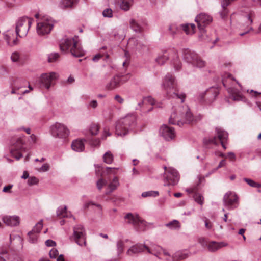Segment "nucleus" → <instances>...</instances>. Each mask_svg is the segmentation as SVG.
<instances>
[{
	"label": "nucleus",
	"instance_id": "obj_46",
	"mask_svg": "<svg viewBox=\"0 0 261 261\" xmlns=\"http://www.w3.org/2000/svg\"><path fill=\"white\" fill-rule=\"evenodd\" d=\"M159 195V192L158 191H147L144 192L142 193V196L143 197H146L149 196H154L155 197Z\"/></svg>",
	"mask_w": 261,
	"mask_h": 261
},
{
	"label": "nucleus",
	"instance_id": "obj_50",
	"mask_svg": "<svg viewBox=\"0 0 261 261\" xmlns=\"http://www.w3.org/2000/svg\"><path fill=\"white\" fill-rule=\"evenodd\" d=\"M142 103H145V105L150 104L153 105L154 103V100L152 97L148 96L143 98Z\"/></svg>",
	"mask_w": 261,
	"mask_h": 261
},
{
	"label": "nucleus",
	"instance_id": "obj_1",
	"mask_svg": "<svg viewBox=\"0 0 261 261\" xmlns=\"http://www.w3.org/2000/svg\"><path fill=\"white\" fill-rule=\"evenodd\" d=\"M161 86L168 98L178 99L181 103L184 101L186 95L179 92L177 82L172 75L169 73L166 74L163 80Z\"/></svg>",
	"mask_w": 261,
	"mask_h": 261
},
{
	"label": "nucleus",
	"instance_id": "obj_5",
	"mask_svg": "<svg viewBox=\"0 0 261 261\" xmlns=\"http://www.w3.org/2000/svg\"><path fill=\"white\" fill-rule=\"evenodd\" d=\"M53 26V19L48 16H44L37 22V33L40 36L48 34L50 32Z\"/></svg>",
	"mask_w": 261,
	"mask_h": 261
},
{
	"label": "nucleus",
	"instance_id": "obj_10",
	"mask_svg": "<svg viewBox=\"0 0 261 261\" xmlns=\"http://www.w3.org/2000/svg\"><path fill=\"white\" fill-rule=\"evenodd\" d=\"M164 168L166 170L164 186H174L176 185L179 179L177 171L171 168L167 169L165 167Z\"/></svg>",
	"mask_w": 261,
	"mask_h": 261
},
{
	"label": "nucleus",
	"instance_id": "obj_38",
	"mask_svg": "<svg viewBox=\"0 0 261 261\" xmlns=\"http://www.w3.org/2000/svg\"><path fill=\"white\" fill-rule=\"evenodd\" d=\"M151 251L152 252V254H153L155 256H158V255L160 254L163 248L159 246L158 245H152L151 248H150Z\"/></svg>",
	"mask_w": 261,
	"mask_h": 261
},
{
	"label": "nucleus",
	"instance_id": "obj_8",
	"mask_svg": "<svg viewBox=\"0 0 261 261\" xmlns=\"http://www.w3.org/2000/svg\"><path fill=\"white\" fill-rule=\"evenodd\" d=\"M73 235L70 237V239L74 241L79 246H85L86 242V233L84 227L81 225H76L73 228Z\"/></svg>",
	"mask_w": 261,
	"mask_h": 261
},
{
	"label": "nucleus",
	"instance_id": "obj_64",
	"mask_svg": "<svg viewBox=\"0 0 261 261\" xmlns=\"http://www.w3.org/2000/svg\"><path fill=\"white\" fill-rule=\"evenodd\" d=\"M102 55L101 54H97L93 57L92 60L94 62H97L102 58Z\"/></svg>",
	"mask_w": 261,
	"mask_h": 261
},
{
	"label": "nucleus",
	"instance_id": "obj_41",
	"mask_svg": "<svg viewBox=\"0 0 261 261\" xmlns=\"http://www.w3.org/2000/svg\"><path fill=\"white\" fill-rule=\"evenodd\" d=\"M100 178L96 182V186L99 190H101L103 186L106 185L107 184V181L105 180H104L103 178L102 177V173H100Z\"/></svg>",
	"mask_w": 261,
	"mask_h": 261
},
{
	"label": "nucleus",
	"instance_id": "obj_26",
	"mask_svg": "<svg viewBox=\"0 0 261 261\" xmlns=\"http://www.w3.org/2000/svg\"><path fill=\"white\" fill-rule=\"evenodd\" d=\"M227 244L224 242H217L212 241L207 244L208 250L211 252H215L223 247L226 246Z\"/></svg>",
	"mask_w": 261,
	"mask_h": 261
},
{
	"label": "nucleus",
	"instance_id": "obj_62",
	"mask_svg": "<svg viewBox=\"0 0 261 261\" xmlns=\"http://www.w3.org/2000/svg\"><path fill=\"white\" fill-rule=\"evenodd\" d=\"M169 30L170 31L171 34L174 35L176 34V28L175 25H171L169 27Z\"/></svg>",
	"mask_w": 261,
	"mask_h": 261
},
{
	"label": "nucleus",
	"instance_id": "obj_36",
	"mask_svg": "<svg viewBox=\"0 0 261 261\" xmlns=\"http://www.w3.org/2000/svg\"><path fill=\"white\" fill-rule=\"evenodd\" d=\"M99 130V127L98 124L93 123L89 126V132L92 135H96Z\"/></svg>",
	"mask_w": 261,
	"mask_h": 261
},
{
	"label": "nucleus",
	"instance_id": "obj_28",
	"mask_svg": "<svg viewBox=\"0 0 261 261\" xmlns=\"http://www.w3.org/2000/svg\"><path fill=\"white\" fill-rule=\"evenodd\" d=\"M79 0H61L59 4L61 9H68L73 8Z\"/></svg>",
	"mask_w": 261,
	"mask_h": 261
},
{
	"label": "nucleus",
	"instance_id": "obj_3",
	"mask_svg": "<svg viewBox=\"0 0 261 261\" xmlns=\"http://www.w3.org/2000/svg\"><path fill=\"white\" fill-rule=\"evenodd\" d=\"M60 47L62 51L70 50L71 54L75 57H82L84 55V51L79 43L77 36L73 38L63 39L60 44Z\"/></svg>",
	"mask_w": 261,
	"mask_h": 261
},
{
	"label": "nucleus",
	"instance_id": "obj_7",
	"mask_svg": "<svg viewBox=\"0 0 261 261\" xmlns=\"http://www.w3.org/2000/svg\"><path fill=\"white\" fill-rule=\"evenodd\" d=\"M183 55L184 59L193 66L200 68L205 66V62L202 60L195 52L186 49L184 50Z\"/></svg>",
	"mask_w": 261,
	"mask_h": 261
},
{
	"label": "nucleus",
	"instance_id": "obj_57",
	"mask_svg": "<svg viewBox=\"0 0 261 261\" xmlns=\"http://www.w3.org/2000/svg\"><path fill=\"white\" fill-rule=\"evenodd\" d=\"M13 187V185H11V184H9L5 187H4L3 188V192H5V193H11V189Z\"/></svg>",
	"mask_w": 261,
	"mask_h": 261
},
{
	"label": "nucleus",
	"instance_id": "obj_40",
	"mask_svg": "<svg viewBox=\"0 0 261 261\" xmlns=\"http://www.w3.org/2000/svg\"><path fill=\"white\" fill-rule=\"evenodd\" d=\"M128 44L130 45H134L136 46L137 49H139L141 48L142 44L140 43L138 40L135 38H130L128 40Z\"/></svg>",
	"mask_w": 261,
	"mask_h": 261
},
{
	"label": "nucleus",
	"instance_id": "obj_31",
	"mask_svg": "<svg viewBox=\"0 0 261 261\" xmlns=\"http://www.w3.org/2000/svg\"><path fill=\"white\" fill-rule=\"evenodd\" d=\"M119 5L121 9L127 11L132 5L133 0H119Z\"/></svg>",
	"mask_w": 261,
	"mask_h": 261
},
{
	"label": "nucleus",
	"instance_id": "obj_53",
	"mask_svg": "<svg viewBox=\"0 0 261 261\" xmlns=\"http://www.w3.org/2000/svg\"><path fill=\"white\" fill-rule=\"evenodd\" d=\"M58 255V251L56 248H53L49 252V256L51 258H56Z\"/></svg>",
	"mask_w": 261,
	"mask_h": 261
},
{
	"label": "nucleus",
	"instance_id": "obj_19",
	"mask_svg": "<svg viewBox=\"0 0 261 261\" xmlns=\"http://www.w3.org/2000/svg\"><path fill=\"white\" fill-rule=\"evenodd\" d=\"M145 250H146L149 253H152L150 248L146 245L142 244H137L132 246L127 251V254L129 256H133L139 253L143 252Z\"/></svg>",
	"mask_w": 261,
	"mask_h": 261
},
{
	"label": "nucleus",
	"instance_id": "obj_43",
	"mask_svg": "<svg viewBox=\"0 0 261 261\" xmlns=\"http://www.w3.org/2000/svg\"><path fill=\"white\" fill-rule=\"evenodd\" d=\"M43 227V222L42 220H41L39 222H38L36 225L34 227L32 230L31 231H33V232H34L35 233H37L40 232V230H41L42 228Z\"/></svg>",
	"mask_w": 261,
	"mask_h": 261
},
{
	"label": "nucleus",
	"instance_id": "obj_56",
	"mask_svg": "<svg viewBox=\"0 0 261 261\" xmlns=\"http://www.w3.org/2000/svg\"><path fill=\"white\" fill-rule=\"evenodd\" d=\"M49 166L47 164H44L38 169V171L40 172H45L49 170Z\"/></svg>",
	"mask_w": 261,
	"mask_h": 261
},
{
	"label": "nucleus",
	"instance_id": "obj_49",
	"mask_svg": "<svg viewBox=\"0 0 261 261\" xmlns=\"http://www.w3.org/2000/svg\"><path fill=\"white\" fill-rule=\"evenodd\" d=\"M39 180L34 176H31L29 178V179L28 180V184L29 186H33L36 185L38 183Z\"/></svg>",
	"mask_w": 261,
	"mask_h": 261
},
{
	"label": "nucleus",
	"instance_id": "obj_11",
	"mask_svg": "<svg viewBox=\"0 0 261 261\" xmlns=\"http://www.w3.org/2000/svg\"><path fill=\"white\" fill-rule=\"evenodd\" d=\"M128 77L124 76L115 75L111 80L106 84V89L108 90H114L116 88L119 87L122 84L126 82L130 75H127Z\"/></svg>",
	"mask_w": 261,
	"mask_h": 261
},
{
	"label": "nucleus",
	"instance_id": "obj_13",
	"mask_svg": "<svg viewBox=\"0 0 261 261\" xmlns=\"http://www.w3.org/2000/svg\"><path fill=\"white\" fill-rule=\"evenodd\" d=\"M212 17L205 14L201 13L195 18V21L197 23L198 27L201 33H204V28L212 21Z\"/></svg>",
	"mask_w": 261,
	"mask_h": 261
},
{
	"label": "nucleus",
	"instance_id": "obj_35",
	"mask_svg": "<svg viewBox=\"0 0 261 261\" xmlns=\"http://www.w3.org/2000/svg\"><path fill=\"white\" fill-rule=\"evenodd\" d=\"M103 162L106 164H111L114 160V157L112 153L108 151L106 152L103 155Z\"/></svg>",
	"mask_w": 261,
	"mask_h": 261
},
{
	"label": "nucleus",
	"instance_id": "obj_23",
	"mask_svg": "<svg viewBox=\"0 0 261 261\" xmlns=\"http://www.w3.org/2000/svg\"><path fill=\"white\" fill-rule=\"evenodd\" d=\"M22 141L21 139H18L14 145L13 148L11 150L12 156L15 158L17 160L22 156V154L20 152V150L22 147Z\"/></svg>",
	"mask_w": 261,
	"mask_h": 261
},
{
	"label": "nucleus",
	"instance_id": "obj_20",
	"mask_svg": "<svg viewBox=\"0 0 261 261\" xmlns=\"http://www.w3.org/2000/svg\"><path fill=\"white\" fill-rule=\"evenodd\" d=\"M4 39L7 46L13 47L18 44V40L12 31H7L3 33Z\"/></svg>",
	"mask_w": 261,
	"mask_h": 261
},
{
	"label": "nucleus",
	"instance_id": "obj_34",
	"mask_svg": "<svg viewBox=\"0 0 261 261\" xmlns=\"http://www.w3.org/2000/svg\"><path fill=\"white\" fill-rule=\"evenodd\" d=\"M129 24L131 28L136 32H141L142 30V28L136 22L134 19H131L129 20Z\"/></svg>",
	"mask_w": 261,
	"mask_h": 261
},
{
	"label": "nucleus",
	"instance_id": "obj_47",
	"mask_svg": "<svg viewBox=\"0 0 261 261\" xmlns=\"http://www.w3.org/2000/svg\"><path fill=\"white\" fill-rule=\"evenodd\" d=\"M195 201L200 205H202L204 200L203 197L200 194H195L194 197Z\"/></svg>",
	"mask_w": 261,
	"mask_h": 261
},
{
	"label": "nucleus",
	"instance_id": "obj_61",
	"mask_svg": "<svg viewBox=\"0 0 261 261\" xmlns=\"http://www.w3.org/2000/svg\"><path fill=\"white\" fill-rule=\"evenodd\" d=\"M232 2L231 0H223L222 3V7L223 9H226L227 6H228Z\"/></svg>",
	"mask_w": 261,
	"mask_h": 261
},
{
	"label": "nucleus",
	"instance_id": "obj_14",
	"mask_svg": "<svg viewBox=\"0 0 261 261\" xmlns=\"http://www.w3.org/2000/svg\"><path fill=\"white\" fill-rule=\"evenodd\" d=\"M177 52L174 49H170L163 52L155 59V62L159 65H163L167 62L169 58H177Z\"/></svg>",
	"mask_w": 261,
	"mask_h": 261
},
{
	"label": "nucleus",
	"instance_id": "obj_15",
	"mask_svg": "<svg viewBox=\"0 0 261 261\" xmlns=\"http://www.w3.org/2000/svg\"><path fill=\"white\" fill-rule=\"evenodd\" d=\"M223 202L225 206H227L229 210L237 207L236 204L238 202V197L233 192H228L225 194L223 197Z\"/></svg>",
	"mask_w": 261,
	"mask_h": 261
},
{
	"label": "nucleus",
	"instance_id": "obj_17",
	"mask_svg": "<svg viewBox=\"0 0 261 261\" xmlns=\"http://www.w3.org/2000/svg\"><path fill=\"white\" fill-rule=\"evenodd\" d=\"M160 134L167 141L173 140L175 138L176 136L174 129L166 124H163L161 126L160 128Z\"/></svg>",
	"mask_w": 261,
	"mask_h": 261
},
{
	"label": "nucleus",
	"instance_id": "obj_59",
	"mask_svg": "<svg viewBox=\"0 0 261 261\" xmlns=\"http://www.w3.org/2000/svg\"><path fill=\"white\" fill-rule=\"evenodd\" d=\"M114 99L120 104L124 102V99L119 95H116L114 97Z\"/></svg>",
	"mask_w": 261,
	"mask_h": 261
},
{
	"label": "nucleus",
	"instance_id": "obj_60",
	"mask_svg": "<svg viewBox=\"0 0 261 261\" xmlns=\"http://www.w3.org/2000/svg\"><path fill=\"white\" fill-rule=\"evenodd\" d=\"M227 158H228L231 161H234L236 160V155L234 153L232 152H230L227 153Z\"/></svg>",
	"mask_w": 261,
	"mask_h": 261
},
{
	"label": "nucleus",
	"instance_id": "obj_16",
	"mask_svg": "<svg viewBox=\"0 0 261 261\" xmlns=\"http://www.w3.org/2000/svg\"><path fill=\"white\" fill-rule=\"evenodd\" d=\"M58 77L55 72L42 74L40 77V82L46 89H49L53 84V81Z\"/></svg>",
	"mask_w": 261,
	"mask_h": 261
},
{
	"label": "nucleus",
	"instance_id": "obj_24",
	"mask_svg": "<svg viewBox=\"0 0 261 261\" xmlns=\"http://www.w3.org/2000/svg\"><path fill=\"white\" fill-rule=\"evenodd\" d=\"M86 140L84 139H77L72 141L71 144L72 149L76 152H82L85 149V143Z\"/></svg>",
	"mask_w": 261,
	"mask_h": 261
},
{
	"label": "nucleus",
	"instance_id": "obj_30",
	"mask_svg": "<svg viewBox=\"0 0 261 261\" xmlns=\"http://www.w3.org/2000/svg\"><path fill=\"white\" fill-rule=\"evenodd\" d=\"M216 132L218 136V138L219 139L221 143V145L224 149L226 148L224 143L227 140L228 138V134L220 128H216Z\"/></svg>",
	"mask_w": 261,
	"mask_h": 261
},
{
	"label": "nucleus",
	"instance_id": "obj_22",
	"mask_svg": "<svg viewBox=\"0 0 261 261\" xmlns=\"http://www.w3.org/2000/svg\"><path fill=\"white\" fill-rule=\"evenodd\" d=\"M227 91L229 94L230 98L233 100L247 102L245 97L239 90L234 87H229L227 89Z\"/></svg>",
	"mask_w": 261,
	"mask_h": 261
},
{
	"label": "nucleus",
	"instance_id": "obj_18",
	"mask_svg": "<svg viewBox=\"0 0 261 261\" xmlns=\"http://www.w3.org/2000/svg\"><path fill=\"white\" fill-rule=\"evenodd\" d=\"M255 17V13L252 10H249L245 12L243 14V20L245 22L247 27L246 30L242 33H240V36H243L248 33L250 30H252V28L250 27L253 22V19Z\"/></svg>",
	"mask_w": 261,
	"mask_h": 261
},
{
	"label": "nucleus",
	"instance_id": "obj_48",
	"mask_svg": "<svg viewBox=\"0 0 261 261\" xmlns=\"http://www.w3.org/2000/svg\"><path fill=\"white\" fill-rule=\"evenodd\" d=\"M28 236L29 237V242L34 243H35L37 239V236L35 234V233L33 232V231H30L28 232Z\"/></svg>",
	"mask_w": 261,
	"mask_h": 261
},
{
	"label": "nucleus",
	"instance_id": "obj_51",
	"mask_svg": "<svg viewBox=\"0 0 261 261\" xmlns=\"http://www.w3.org/2000/svg\"><path fill=\"white\" fill-rule=\"evenodd\" d=\"M102 15L105 17H112L113 16L112 10L111 9H106L103 10Z\"/></svg>",
	"mask_w": 261,
	"mask_h": 261
},
{
	"label": "nucleus",
	"instance_id": "obj_58",
	"mask_svg": "<svg viewBox=\"0 0 261 261\" xmlns=\"http://www.w3.org/2000/svg\"><path fill=\"white\" fill-rule=\"evenodd\" d=\"M45 245L48 247H53L55 246L56 245V243L54 241L51 240H47L45 242Z\"/></svg>",
	"mask_w": 261,
	"mask_h": 261
},
{
	"label": "nucleus",
	"instance_id": "obj_2",
	"mask_svg": "<svg viewBox=\"0 0 261 261\" xmlns=\"http://www.w3.org/2000/svg\"><path fill=\"white\" fill-rule=\"evenodd\" d=\"M137 116L135 113H129L120 118L116 124L115 132L118 136L126 135L136 125Z\"/></svg>",
	"mask_w": 261,
	"mask_h": 261
},
{
	"label": "nucleus",
	"instance_id": "obj_54",
	"mask_svg": "<svg viewBox=\"0 0 261 261\" xmlns=\"http://www.w3.org/2000/svg\"><path fill=\"white\" fill-rule=\"evenodd\" d=\"M20 55L17 52H14L11 56V60L13 62H17L19 59Z\"/></svg>",
	"mask_w": 261,
	"mask_h": 261
},
{
	"label": "nucleus",
	"instance_id": "obj_4",
	"mask_svg": "<svg viewBox=\"0 0 261 261\" xmlns=\"http://www.w3.org/2000/svg\"><path fill=\"white\" fill-rule=\"evenodd\" d=\"M177 112L171 114L169 118V123L172 124H177L180 126L184 123H190L193 120V116L187 107L180 108Z\"/></svg>",
	"mask_w": 261,
	"mask_h": 261
},
{
	"label": "nucleus",
	"instance_id": "obj_42",
	"mask_svg": "<svg viewBox=\"0 0 261 261\" xmlns=\"http://www.w3.org/2000/svg\"><path fill=\"white\" fill-rule=\"evenodd\" d=\"M243 180L245 181L248 185L252 187L259 188L260 187V185L255 182L254 180L247 178H244Z\"/></svg>",
	"mask_w": 261,
	"mask_h": 261
},
{
	"label": "nucleus",
	"instance_id": "obj_25",
	"mask_svg": "<svg viewBox=\"0 0 261 261\" xmlns=\"http://www.w3.org/2000/svg\"><path fill=\"white\" fill-rule=\"evenodd\" d=\"M3 221L6 225L10 226H17L19 224V218L17 216H5Z\"/></svg>",
	"mask_w": 261,
	"mask_h": 261
},
{
	"label": "nucleus",
	"instance_id": "obj_45",
	"mask_svg": "<svg viewBox=\"0 0 261 261\" xmlns=\"http://www.w3.org/2000/svg\"><path fill=\"white\" fill-rule=\"evenodd\" d=\"M124 242L122 240H119L117 242V248L118 255H120L123 251Z\"/></svg>",
	"mask_w": 261,
	"mask_h": 261
},
{
	"label": "nucleus",
	"instance_id": "obj_12",
	"mask_svg": "<svg viewBox=\"0 0 261 261\" xmlns=\"http://www.w3.org/2000/svg\"><path fill=\"white\" fill-rule=\"evenodd\" d=\"M218 95V90L217 88L212 87L205 92L200 93L198 96L199 101H206L207 103H211Z\"/></svg>",
	"mask_w": 261,
	"mask_h": 261
},
{
	"label": "nucleus",
	"instance_id": "obj_44",
	"mask_svg": "<svg viewBox=\"0 0 261 261\" xmlns=\"http://www.w3.org/2000/svg\"><path fill=\"white\" fill-rule=\"evenodd\" d=\"M59 57V55L58 53H54L49 54L48 57V61L49 62H56Z\"/></svg>",
	"mask_w": 261,
	"mask_h": 261
},
{
	"label": "nucleus",
	"instance_id": "obj_55",
	"mask_svg": "<svg viewBox=\"0 0 261 261\" xmlns=\"http://www.w3.org/2000/svg\"><path fill=\"white\" fill-rule=\"evenodd\" d=\"M111 135V133L109 132V129L105 128L101 136V139L102 140H105L107 136H110Z\"/></svg>",
	"mask_w": 261,
	"mask_h": 261
},
{
	"label": "nucleus",
	"instance_id": "obj_33",
	"mask_svg": "<svg viewBox=\"0 0 261 261\" xmlns=\"http://www.w3.org/2000/svg\"><path fill=\"white\" fill-rule=\"evenodd\" d=\"M57 214L60 217H68L71 215L70 213L67 212L66 206L63 207H59L57 211Z\"/></svg>",
	"mask_w": 261,
	"mask_h": 261
},
{
	"label": "nucleus",
	"instance_id": "obj_37",
	"mask_svg": "<svg viewBox=\"0 0 261 261\" xmlns=\"http://www.w3.org/2000/svg\"><path fill=\"white\" fill-rule=\"evenodd\" d=\"M119 168L107 167L105 169V171H103V173L102 174H105L107 175H110L111 174L115 175L117 173V171L119 170Z\"/></svg>",
	"mask_w": 261,
	"mask_h": 261
},
{
	"label": "nucleus",
	"instance_id": "obj_39",
	"mask_svg": "<svg viewBox=\"0 0 261 261\" xmlns=\"http://www.w3.org/2000/svg\"><path fill=\"white\" fill-rule=\"evenodd\" d=\"M166 226L170 229H176L180 228L179 222L177 220H173L166 224Z\"/></svg>",
	"mask_w": 261,
	"mask_h": 261
},
{
	"label": "nucleus",
	"instance_id": "obj_27",
	"mask_svg": "<svg viewBox=\"0 0 261 261\" xmlns=\"http://www.w3.org/2000/svg\"><path fill=\"white\" fill-rule=\"evenodd\" d=\"M120 185L119 179L117 176H114L108 186V191L106 194L108 195L115 190Z\"/></svg>",
	"mask_w": 261,
	"mask_h": 261
},
{
	"label": "nucleus",
	"instance_id": "obj_9",
	"mask_svg": "<svg viewBox=\"0 0 261 261\" xmlns=\"http://www.w3.org/2000/svg\"><path fill=\"white\" fill-rule=\"evenodd\" d=\"M50 131L51 135L60 138H66L69 134V130L64 124L56 123L51 126Z\"/></svg>",
	"mask_w": 261,
	"mask_h": 261
},
{
	"label": "nucleus",
	"instance_id": "obj_6",
	"mask_svg": "<svg viewBox=\"0 0 261 261\" xmlns=\"http://www.w3.org/2000/svg\"><path fill=\"white\" fill-rule=\"evenodd\" d=\"M32 19L23 17L17 21L16 25V35L20 37H25L32 23Z\"/></svg>",
	"mask_w": 261,
	"mask_h": 261
},
{
	"label": "nucleus",
	"instance_id": "obj_32",
	"mask_svg": "<svg viewBox=\"0 0 261 261\" xmlns=\"http://www.w3.org/2000/svg\"><path fill=\"white\" fill-rule=\"evenodd\" d=\"M181 27L187 35H192L195 33L196 27L194 24H182Z\"/></svg>",
	"mask_w": 261,
	"mask_h": 261
},
{
	"label": "nucleus",
	"instance_id": "obj_63",
	"mask_svg": "<svg viewBox=\"0 0 261 261\" xmlns=\"http://www.w3.org/2000/svg\"><path fill=\"white\" fill-rule=\"evenodd\" d=\"M100 144V141L99 139H96L91 142V145L94 146H98Z\"/></svg>",
	"mask_w": 261,
	"mask_h": 261
},
{
	"label": "nucleus",
	"instance_id": "obj_21",
	"mask_svg": "<svg viewBox=\"0 0 261 261\" xmlns=\"http://www.w3.org/2000/svg\"><path fill=\"white\" fill-rule=\"evenodd\" d=\"M125 220H127V223L132 224L136 227H140L141 225L145 226V222L141 219L138 215H133L128 213L124 217Z\"/></svg>",
	"mask_w": 261,
	"mask_h": 261
},
{
	"label": "nucleus",
	"instance_id": "obj_52",
	"mask_svg": "<svg viewBox=\"0 0 261 261\" xmlns=\"http://www.w3.org/2000/svg\"><path fill=\"white\" fill-rule=\"evenodd\" d=\"M172 58L174 60V65L175 69L176 70H179L181 67V62L180 61H178V60H177L178 57L177 58Z\"/></svg>",
	"mask_w": 261,
	"mask_h": 261
},
{
	"label": "nucleus",
	"instance_id": "obj_29",
	"mask_svg": "<svg viewBox=\"0 0 261 261\" xmlns=\"http://www.w3.org/2000/svg\"><path fill=\"white\" fill-rule=\"evenodd\" d=\"M190 255V252L188 251H179L174 254L172 256V259L173 261L184 259L188 257Z\"/></svg>",
	"mask_w": 261,
	"mask_h": 261
}]
</instances>
